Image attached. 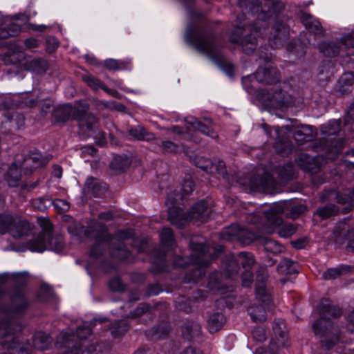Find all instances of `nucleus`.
Wrapping results in <instances>:
<instances>
[{
	"mask_svg": "<svg viewBox=\"0 0 354 354\" xmlns=\"http://www.w3.org/2000/svg\"><path fill=\"white\" fill-rule=\"evenodd\" d=\"M95 234V243L90 250V255L97 258L102 254L104 248L109 246L111 254L119 259L129 257V252L122 244V241L131 238L133 235L131 230L118 231L114 237L106 233V227L102 223H96L93 226Z\"/></svg>",
	"mask_w": 354,
	"mask_h": 354,
	"instance_id": "1",
	"label": "nucleus"
},
{
	"mask_svg": "<svg viewBox=\"0 0 354 354\" xmlns=\"http://www.w3.org/2000/svg\"><path fill=\"white\" fill-rule=\"evenodd\" d=\"M11 322H2L0 323V342L1 346L8 350L3 354H30L32 346L27 339L19 337L15 335L17 331H21V326L16 325Z\"/></svg>",
	"mask_w": 354,
	"mask_h": 354,
	"instance_id": "2",
	"label": "nucleus"
},
{
	"mask_svg": "<svg viewBox=\"0 0 354 354\" xmlns=\"http://www.w3.org/2000/svg\"><path fill=\"white\" fill-rule=\"evenodd\" d=\"M91 334V328L88 325H83L77 328L75 334L71 329L62 332L58 337L57 343L70 346L71 342H74L71 350L63 354H91L95 351V348L93 346H89L84 340Z\"/></svg>",
	"mask_w": 354,
	"mask_h": 354,
	"instance_id": "3",
	"label": "nucleus"
},
{
	"mask_svg": "<svg viewBox=\"0 0 354 354\" xmlns=\"http://www.w3.org/2000/svg\"><path fill=\"white\" fill-rule=\"evenodd\" d=\"M42 231L28 242V247L32 252H41L46 249L59 252L64 247V239L61 234L53 236L52 225L49 221L41 219Z\"/></svg>",
	"mask_w": 354,
	"mask_h": 354,
	"instance_id": "4",
	"label": "nucleus"
},
{
	"mask_svg": "<svg viewBox=\"0 0 354 354\" xmlns=\"http://www.w3.org/2000/svg\"><path fill=\"white\" fill-rule=\"evenodd\" d=\"M274 133L277 141L274 144L277 151L281 153L286 148L289 147V142L286 137L281 136L284 131L292 133L294 139L299 144H303L306 142L312 140L315 137V131L311 126L301 125L292 127L290 125H286L282 127H274Z\"/></svg>",
	"mask_w": 354,
	"mask_h": 354,
	"instance_id": "5",
	"label": "nucleus"
},
{
	"mask_svg": "<svg viewBox=\"0 0 354 354\" xmlns=\"http://www.w3.org/2000/svg\"><path fill=\"white\" fill-rule=\"evenodd\" d=\"M306 209L305 205L299 204L293 205L292 201H284L274 203L268 211L264 212L266 220V225L270 227H277L282 224L281 214L296 218Z\"/></svg>",
	"mask_w": 354,
	"mask_h": 354,
	"instance_id": "6",
	"label": "nucleus"
},
{
	"mask_svg": "<svg viewBox=\"0 0 354 354\" xmlns=\"http://www.w3.org/2000/svg\"><path fill=\"white\" fill-rule=\"evenodd\" d=\"M266 278L263 275H258L255 283V294L261 305L252 306L248 311L254 322H263L266 319V310L271 309L272 299L270 294L266 288L264 281Z\"/></svg>",
	"mask_w": 354,
	"mask_h": 354,
	"instance_id": "7",
	"label": "nucleus"
},
{
	"mask_svg": "<svg viewBox=\"0 0 354 354\" xmlns=\"http://www.w3.org/2000/svg\"><path fill=\"white\" fill-rule=\"evenodd\" d=\"M190 248L193 252L190 258L188 257H178L174 262V267L183 268L186 266L189 262L196 264L198 268V277H201L204 272L202 269L207 268L211 263V260L205 259L204 255L209 251L208 247L203 243H198L192 240L190 243Z\"/></svg>",
	"mask_w": 354,
	"mask_h": 354,
	"instance_id": "8",
	"label": "nucleus"
},
{
	"mask_svg": "<svg viewBox=\"0 0 354 354\" xmlns=\"http://www.w3.org/2000/svg\"><path fill=\"white\" fill-rule=\"evenodd\" d=\"M0 225L16 239L28 235L30 230L29 223L17 214H0Z\"/></svg>",
	"mask_w": 354,
	"mask_h": 354,
	"instance_id": "9",
	"label": "nucleus"
},
{
	"mask_svg": "<svg viewBox=\"0 0 354 354\" xmlns=\"http://www.w3.org/2000/svg\"><path fill=\"white\" fill-rule=\"evenodd\" d=\"M255 262L254 257L250 252H240L237 257L230 255L224 263V274L226 278H230L236 274L239 270V264L246 270H249Z\"/></svg>",
	"mask_w": 354,
	"mask_h": 354,
	"instance_id": "10",
	"label": "nucleus"
},
{
	"mask_svg": "<svg viewBox=\"0 0 354 354\" xmlns=\"http://www.w3.org/2000/svg\"><path fill=\"white\" fill-rule=\"evenodd\" d=\"M185 39L187 42L193 44L199 52L211 58H214L218 54L217 46L212 34L197 32L193 38H190L189 32H187Z\"/></svg>",
	"mask_w": 354,
	"mask_h": 354,
	"instance_id": "11",
	"label": "nucleus"
},
{
	"mask_svg": "<svg viewBox=\"0 0 354 354\" xmlns=\"http://www.w3.org/2000/svg\"><path fill=\"white\" fill-rule=\"evenodd\" d=\"M260 100L266 106L274 109H282L292 104V98L290 95L283 93L281 90L272 88L271 91L262 90L259 94Z\"/></svg>",
	"mask_w": 354,
	"mask_h": 354,
	"instance_id": "12",
	"label": "nucleus"
},
{
	"mask_svg": "<svg viewBox=\"0 0 354 354\" xmlns=\"http://www.w3.org/2000/svg\"><path fill=\"white\" fill-rule=\"evenodd\" d=\"M318 310L321 319L313 323V329L316 335H322L325 333V329L322 327V319H329L339 317L342 315V311L339 307L333 305L330 301L327 299H324L321 301Z\"/></svg>",
	"mask_w": 354,
	"mask_h": 354,
	"instance_id": "13",
	"label": "nucleus"
},
{
	"mask_svg": "<svg viewBox=\"0 0 354 354\" xmlns=\"http://www.w3.org/2000/svg\"><path fill=\"white\" fill-rule=\"evenodd\" d=\"M72 120L78 122L80 128L91 130L97 120L93 114L88 113L89 104L85 100H80L72 105Z\"/></svg>",
	"mask_w": 354,
	"mask_h": 354,
	"instance_id": "14",
	"label": "nucleus"
},
{
	"mask_svg": "<svg viewBox=\"0 0 354 354\" xmlns=\"http://www.w3.org/2000/svg\"><path fill=\"white\" fill-rule=\"evenodd\" d=\"M178 194L175 192L168 194L166 204L168 207V219L171 224L181 227L188 221V216L183 214V210L175 206Z\"/></svg>",
	"mask_w": 354,
	"mask_h": 354,
	"instance_id": "15",
	"label": "nucleus"
},
{
	"mask_svg": "<svg viewBox=\"0 0 354 354\" xmlns=\"http://www.w3.org/2000/svg\"><path fill=\"white\" fill-rule=\"evenodd\" d=\"M245 230L241 228L238 225L232 224V225L225 228L221 232L220 238L228 241L238 240L245 244L248 243L256 239L254 235L250 234L245 239Z\"/></svg>",
	"mask_w": 354,
	"mask_h": 354,
	"instance_id": "16",
	"label": "nucleus"
},
{
	"mask_svg": "<svg viewBox=\"0 0 354 354\" xmlns=\"http://www.w3.org/2000/svg\"><path fill=\"white\" fill-rule=\"evenodd\" d=\"M30 303L24 292L18 290L11 297L9 312L15 315H21L27 309Z\"/></svg>",
	"mask_w": 354,
	"mask_h": 354,
	"instance_id": "17",
	"label": "nucleus"
},
{
	"mask_svg": "<svg viewBox=\"0 0 354 354\" xmlns=\"http://www.w3.org/2000/svg\"><path fill=\"white\" fill-rule=\"evenodd\" d=\"M48 159L44 158L40 153L32 152L24 158L22 169L26 174H31L35 169L45 165Z\"/></svg>",
	"mask_w": 354,
	"mask_h": 354,
	"instance_id": "18",
	"label": "nucleus"
},
{
	"mask_svg": "<svg viewBox=\"0 0 354 354\" xmlns=\"http://www.w3.org/2000/svg\"><path fill=\"white\" fill-rule=\"evenodd\" d=\"M83 191L88 197H99L105 194L106 186V184L100 182V180L93 177H89L85 183Z\"/></svg>",
	"mask_w": 354,
	"mask_h": 354,
	"instance_id": "19",
	"label": "nucleus"
},
{
	"mask_svg": "<svg viewBox=\"0 0 354 354\" xmlns=\"http://www.w3.org/2000/svg\"><path fill=\"white\" fill-rule=\"evenodd\" d=\"M19 105L28 107H33L38 105L40 107L41 113L42 114H46L53 107V102L49 99L43 101L40 100H35L31 96V95L28 93H24L21 95V100L19 102Z\"/></svg>",
	"mask_w": 354,
	"mask_h": 354,
	"instance_id": "20",
	"label": "nucleus"
},
{
	"mask_svg": "<svg viewBox=\"0 0 354 354\" xmlns=\"http://www.w3.org/2000/svg\"><path fill=\"white\" fill-rule=\"evenodd\" d=\"M254 77L258 82L274 84L279 80V73L277 68L260 67L256 71Z\"/></svg>",
	"mask_w": 354,
	"mask_h": 354,
	"instance_id": "21",
	"label": "nucleus"
},
{
	"mask_svg": "<svg viewBox=\"0 0 354 354\" xmlns=\"http://www.w3.org/2000/svg\"><path fill=\"white\" fill-rule=\"evenodd\" d=\"M230 40L232 42L240 44L243 50L246 54H250L257 48V38L256 36H247L245 35L236 34V30L231 35Z\"/></svg>",
	"mask_w": 354,
	"mask_h": 354,
	"instance_id": "22",
	"label": "nucleus"
},
{
	"mask_svg": "<svg viewBox=\"0 0 354 354\" xmlns=\"http://www.w3.org/2000/svg\"><path fill=\"white\" fill-rule=\"evenodd\" d=\"M209 210L205 201H198L195 203L189 210L187 216L188 220H196L201 223L209 219Z\"/></svg>",
	"mask_w": 354,
	"mask_h": 354,
	"instance_id": "23",
	"label": "nucleus"
},
{
	"mask_svg": "<svg viewBox=\"0 0 354 354\" xmlns=\"http://www.w3.org/2000/svg\"><path fill=\"white\" fill-rule=\"evenodd\" d=\"M301 21L305 27L315 35H324V30L321 24L310 14L303 13L301 16Z\"/></svg>",
	"mask_w": 354,
	"mask_h": 354,
	"instance_id": "24",
	"label": "nucleus"
},
{
	"mask_svg": "<svg viewBox=\"0 0 354 354\" xmlns=\"http://www.w3.org/2000/svg\"><path fill=\"white\" fill-rule=\"evenodd\" d=\"M72 104H65L60 105L53 111V117L57 122H66L72 120Z\"/></svg>",
	"mask_w": 354,
	"mask_h": 354,
	"instance_id": "25",
	"label": "nucleus"
},
{
	"mask_svg": "<svg viewBox=\"0 0 354 354\" xmlns=\"http://www.w3.org/2000/svg\"><path fill=\"white\" fill-rule=\"evenodd\" d=\"M128 133L134 139L138 140H155V135L148 132L142 126L137 125L130 127L128 129Z\"/></svg>",
	"mask_w": 354,
	"mask_h": 354,
	"instance_id": "26",
	"label": "nucleus"
},
{
	"mask_svg": "<svg viewBox=\"0 0 354 354\" xmlns=\"http://www.w3.org/2000/svg\"><path fill=\"white\" fill-rule=\"evenodd\" d=\"M32 339L35 348L41 351L47 349L52 342L51 337L41 331L36 333L33 335Z\"/></svg>",
	"mask_w": 354,
	"mask_h": 354,
	"instance_id": "27",
	"label": "nucleus"
},
{
	"mask_svg": "<svg viewBox=\"0 0 354 354\" xmlns=\"http://www.w3.org/2000/svg\"><path fill=\"white\" fill-rule=\"evenodd\" d=\"M201 325L198 323L192 321L187 322L182 328V333L183 336L188 339H190L194 337L199 335L201 334Z\"/></svg>",
	"mask_w": 354,
	"mask_h": 354,
	"instance_id": "28",
	"label": "nucleus"
},
{
	"mask_svg": "<svg viewBox=\"0 0 354 354\" xmlns=\"http://www.w3.org/2000/svg\"><path fill=\"white\" fill-rule=\"evenodd\" d=\"M260 243L263 246L264 250L274 254L281 253L283 251L284 248L277 241L267 237H261L259 239Z\"/></svg>",
	"mask_w": 354,
	"mask_h": 354,
	"instance_id": "29",
	"label": "nucleus"
},
{
	"mask_svg": "<svg viewBox=\"0 0 354 354\" xmlns=\"http://www.w3.org/2000/svg\"><path fill=\"white\" fill-rule=\"evenodd\" d=\"M288 31L287 28L282 24L279 25L275 29L272 46L273 48L280 47L281 46L283 45V43L288 39Z\"/></svg>",
	"mask_w": 354,
	"mask_h": 354,
	"instance_id": "30",
	"label": "nucleus"
},
{
	"mask_svg": "<svg viewBox=\"0 0 354 354\" xmlns=\"http://www.w3.org/2000/svg\"><path fill=\"white\" fill-rule=\"evenodd\" d=\"M225 322V318L221 313H214L212 315L207 324L208 330L211 333H214L220 330Z\"/></svg>",
	"mask_w": 354,
	"mask_h": 354,
	"instance_id": "31",
	"label": "nucleus"
},
{
	"mask_svg": "<svg viewBox=\"0 0 354 354\" xmlns=\"http://www.w3.org/2000/svg\"><path fill=\"white\" fill-rule=\"evenodd\" d=\"M188 123H189L194 129L200 131L201 133L212 138H218V134L214 129L203 124L196 118H191V120L188 121Z\"/></svg>",
	"mask_w": 354,
	"mask_h": 354,
	"instance_id": "32",
	"label": "nucleus"
},
{
	"mask_svg": "<svg viewBox=\"0 0 354 354\" xmlns=\"http://www.w3.org/2000/svg\"><path fill=\"white\" fill-rule=\"evenodd\" d=\"M83 81L93 91H97L102 88L108 93H111V90L106 87L102 82L91 74H86L82 76Z\"/></svg>",
	"mask_w": 354,
	"mask_h": 354,
	"instance_id": "33",
	"label": "nucleus"
},
{
	"mask_svg": "<svg viewBox=\"0 0 354 354\" xmlns=\"http://www.w3.org/2000/svg\"><path fill=\"white\" fill-rule=\"evenodd\" d=\"M277 173L282 180H289L295 178V170L292 163L280 165L277 168Z\"/></svg>",
	"mask_w": 354,
	"mask_h": 354,
	"instance_id": "34",
	"label": "nucleus"
},
{
	"mask_svg": "<svg viewBox=\"0 0 354 354\" xmlns=\"http://www.w3.org/2000/svg\"><path fill=\"white\" fill-rule=\"evenodd\" d=\"M349 266L341 265L336 268H328L323 273V277L325 279H334L339 276L347 273L349 271Z\"/></svg>",
	"mask_w": 354,
	"mask_h": 354,
	"instance_id": "35",
	"label": "nucleus"
},
{
	"mask_svg": "<svg viewBox=\"0 0 354 354\" xmlns=\"http://www.w3.org/2000/svg\"><path fill=\"white\" fill-rule=\"evenodd\" d=\"M20 178L19 171L17 165L12 164L6 176V179L10 187H16Z\"/></svg>",
	"mask_w": 354,
	"mask_h": 354,
	"instance_id": "36",
	"label": "nucleus"
},
{
	"mask_svg": "<svg viewBox=\"0 0 354 354\" xmlns=\"http://www.w3.org/2000/svg\"><path fill=\"white\" fill-rule=\"evenodd\" d=\"M21 30L19 25L11 24L0 28V39L16 36Z\"/></svg>",
	"mask_w": 354,
	"mask_h": 354,
	"instance_id": "37",
	"label": "nucleus"
},
{
	"mask_svg": "<svg viewBox=\"0 0 354 354\" xmlns=\"http://www.w3.org/2000/svg\"><path fill=\"white\" fill-rule=\"evenodd\" d=\"M131 64L130 60H118L114 59H107L104 61V66L108 70H122Z\"/></svg>",
	"mask_w": 354,
	"mask_h": 354,
	"instance_id": "38",
	"label": "nucleus"
},
{
	"mask_svg": "<svg viewBox=\"0 0 354 354\" xmlns=\"http://www.w3.org/2000/svg\"><path fill=\"white\" fill-rule=\"evenodd\" d=\"M277 270L281 274H290L296 271L295 263L289 259H283L277 266Z\"/></svg>",
	"mask_w": 354,
	"mask_h": 354,
	"instance_id": "39",
	"label": "nucleus"
},
{
	"mask_svg": "<svg viewBox=\"0 0 354 354\" xmlns=\"http://www.w3.org/2000/svg\"><path fill=\"white\" fill-rule=\"evenodd\" d=\"M162 153H177L182 151V146L170 140H164L160 145Z\"/></svg>",
	"mask_w": 354,
	"mask_h": 354,
	"instance_id": "40",
	"label": "nucleus"
},
{
	"mask_svg": "<svg viewBox=\"0 0 354 354\" xmlns=\"http://www.w3.org/2000/svg\"><path fill=\"white\" fill-rule=\"evenodd\" d=\"M319 48L327 56H335L339 53V47L333 42H322L319 44Z\"/></svg>",
	"mask_w": 354,
	"mask_h": 354,
	"instance_id": "41",
	"label": "nucleus"
},
{
	"mask_svg": "<svg viewBox=\"0 0 354 354\" xmlns=\"http://www.w3.org/2000/svg\"><path fill=\"white\" fill-rule=\"evenodd\" d=\"M129 329L128 324L126 321H118L111 324V330L113 337H118L124 334Z\"/></svg>",
	"mask_w": 354,
	"mask_h": 354,
	"instance_id": "42",
	"label": "nucleus"
},
{
	"mask_svg": "<svg viewBox=\"0 0 354 354\" xmlns=\"http://www.w3.org/2000/svg\"><path fill=\"white\" fill-rule=\"evenodd\" d=\"M30 67L36 73H44L48 69V63L44 59H35L30 62Z\"/></svg>",
	"mask_w": 354,
	"mask_h": 354,
	"instance_id": "43",
	"label": "nucleus"
},
{
	"mask_svg": "<svg viewBox=\"0 0 354 354\" xmlns=\"http://www.w3.org/2000/svg\"><path fill=\"white\" fill-rule=\"evenodd\" d=\"M52 203V199L48 197H41L32 200V205L34 208L44 212L46 210Z\"/></svg>",
	"mask_w": 354,
	"mask_h": 354,
	"instance_id": "44",
	"label": "nucleus"
},
{
	"mask_svg": "<svg viewBox=\"0 0 354 354\" xmlns=\"http://www.w3.org/2000/svg\"><path fill=\"white\" fill-rule=\"evenodd\" d=\"M160 239L163 246L171 247L174 244V236L169 228L165 227L160 234Z\"/></svg>",
	"mask_w": 354,
	"mask_h": 354,
	"instance_id": "45",
	"label": "nucleus"
},
{
	"mask_svg": "<svg viewBox=\"0 0 354 354\" xmlns=\"http://www.w3.org/2000/svg\"><path fill=\"white\" fill-rule=\"evenodd\" d=\"M350 233L349 227L345 222H341L335 227L334 234L336 239L348 238Z\"/></svg>",
	"mask_w": 354,
	"mask_h": 354,
	"instance_id": "46",
	"label": "nucleus"
},
{
	"mask_svg": "<svg viewBox=\"0 0 354 354\" xmlns=\"http://www.w3.org/2000/svg\"><path fill=\"white\" fill-rule=\"evenodd\" d=\"M297 231V227L292 223H285L283 224L278 231V234L280 236L283 238H288L294 234Z\"/></svg>",
	"mask_w": 354,
	"mask_h": 354,
	"instance_id": "47",
	"label": "nucleus"
},
{
	"mask_svg": "<svg viewBox=\"0 0 354 354\" xmlns=\"http://www.w3.org/2000/svg\"><path fill=\"white\" fill-rule=\"evenodd\" d=\"M340 130V122L337 120L330 122L322 127V131L327 135H335Z\"/></svg>",
	"mask_w": 354,
	"mask_h": 354,
	"instance_id": "48",
	"label": "nucleus"
},
{
	"mask_svg": "<svg viewBox=\"0 0 354 354\" xmlns=\"http://www.w3.org/2000/svg\"><path fill=\"white\" fill-rule=\"evenodd\" d=\"M196 165L206 172H213V162L210 159L199 157L196 161Z\"/></svg>",
	"mask_w": 354,
	"mask_h": 354,
	"instance_id": "49",
	"label": "nucleus"
},
{
	"mask_svg": "<svg viewBox=\"0 0 354 354\" xmlns=\"http://www.w3.org/2000/svg\"><path fill=\"white\" fill-rule=\"evenodd\" d=\"M337 209L335 205L326 206L317 209V214L322 218H327L335 214Z\"/></svg>",
	"mask_w": 354,
	"mask_h": 354,
	"instance_id": "50",
	"label": "nucleus"
},
{
	"mask_svg": "<svg viewBox=\"0 0 354 354\" xmlns=\"http://www.w3.org/2000/svg\"><path fill=\"white\" fill-rule=\"evenodd\" d=\"M339 337L337 335H334L332 337H326L325 339L321 341L322 346L326 349L329 350L333 348L338 342Z\"/></svg>",
	"mask_w": 354,
	"mask_h": 354,
	"instance_id": "51",
	"label": "nucleus"
},
{
	"mask_svg": "<svg viewBox=\"0 0 354 354\" xmlns=\"http://www.w3.org/2000/svg\"><path fill=\"white\" fill-rule=\"evenodd\" d=\"M51 205L60 212H67L70 208L69 203L66 201L62 199L52 200Z\"/></svg>",
	"mask_w": 354,
	"mask_h": 354,
	"instance_id": "52",
	"label": "nucleus"
},
{
	"mask_svg": "<svg viewBox=\"0 0 354 354\" xmlns=\"http://www.w3.org/2000/svg\"><path fill=\"white\" fill-rule=\"evenodd\" d=\"M236 34H238V35H247L248 36V33L250 32L251 35L253 34L254 32L255 34H257L258 32H261V30H257V27H254V28H252L251 26H237V27L236 28Z\"/></svg>",
	"mask_w": 354,
	"mask_h": 354,
	"instance_id": "53",
	"label": "nucleus"
},
{
	"mask_svg": "<svg viewBox=\"0 0 354 354\" xmlns=\"http://www.w3.org/2000/svg\"><path fill=\"white\" fill-rule=\"evenodd\" d=\"M109 288L113 292H120L123 290V284L120 278H114L109 281Z\"/></svg>",
	"mask_w": 354,
	"mask_h": 354,
	"instance_id": "54",
	"label": "nucleus"
},
{
	"mask_svg": "<svg viewBox=\"0 0 354 354\" xmlns=\"http://www.w3.org/2000/svg\"><path fill=\"white\" fill-rule=\"evenodd\" d=\"M339 82L344 86H351L354 82V75L353 73H344L339 79Z\"/></svg>",
	"mask_w": 354,
	"mask_h": 354,
	"instance_id": "55",
	"label": "nucleus"
},
{
	"mask_svg": "<svg viewBox=\"0 0 354 354\" xmlns=\"http://www.w3.org/2000/svg\"><path fill=\"white\" fill-rule=\"evenodd\" d=\"M59 46L57 39L50 37L46 39V50L49 53L54 52Z\"/></svg>",
	"mask_w": 354,
	"mask_h": 354,
	"instance_id": "56",
	"label": "nucleus"
},
{
	"mask_svg": "<svg viewBox=\"0 0 354 354\" xmlns=\"http://www.w3.org/2000/svg\"><path fill=\"white\" fill-rule=\"evenodd\" d=\"M337 201L339 203H349L351 207H354V187L348 196L344 198L342 196H337Z\"/></svg>",
	"mask_w": 354,
	"mask_h": 354,
	"instance_id": "57",
	"label": "nucleus"
},
{
	"mask_svg": "<svg viewBox=\"0 0 354 354\" xmlns=\"http://www.w3.org/2000/svg\"><path fill=\"white\" fill-rule=\"evenodd\" d=\"M284 328L285 323L283 320L279 319L274 322L273 328L277 335H279L280 337H283L285 333L283 329Z\"/></svg>",
	"mask_w": 354,
	"mask_h": 354,
	"instance_id": "58",
	"label": "nucleus"
},
{
	"mask_svg": "<svg viewBox=\"0 0 354 354\" xmlns=\"http://www.w3.org/2000/svg\"><path fill=\"white\" fill-rule=\"evenodd\" d=\"M149 306L146 304H140L139 306L132 313H131V317H137L142 315L143 313L149 310Z\"/></svg>",
	"mask_w": 354,
	"mask_h": 354,
	"instance_id": "59",
	"label": "nucleus"
},
{
	"mask_svg": "<svg viewBox=\"0 0 354 354\" xmlns=\"http://www.w3.org/2000/svg\"><path fill=\"white\" fill-rule=\"evenodd\" d=\"M194 184L192 180H185L182 185L183 192L185 194H189L194 190Z\"/></svg>",
	"mask_w": 354,
	"mask_h": 354,
	"instance_id": "60",
	"label": "nucleus"
},
{
	"mask_svg": "<svg viewBox=\"0 0 354 354\" xmlns=\"http://www.w3.org/2000/svg\"><path fill=\"white\" fill-rule=\"evenodd\" d=\"M216 171L219 174H225V164L223 160H217L216 162H213V172Z\"/></svg>",
	"mask_w": 354,
	"mask_h": 354,
	"instance_id": "61",
	"label": "nucleus"
},
{
	"mask_svg": "<svg viewBox=\"0 0 354 354\" xmlns=\"http://www.w3.org/2000/svg\"><path fill=\"white\" fill-rule=\"evenodd\" d=\"M243 286L248 287L252 281V274L250 270L245 271L241 276Z\"/></svg>",
	"mask_w": 354,
	"mask_h": 354,
	"instance_id": "62",
	"label": "nucleus"
},
{
	"mask_svg": "<svg viewBox=\"0 0 354 354\" xmlns=\"http://www.w3.org/2000/svg\"><path fill=\"white\" fill-rule=\"evenodd\" d=\"M253 336L259 342H262L266 339L264 331L261 328H258L254 330Z\"/></svg>",
	"mask_w": 354,
	"mask_h": 354,
	"instance_id": "63",
	"label": "nucleus"
},
{
	"mask_svg": "<svg viewBox=\"0 0 354 354\" xmlns=\"http://www.w3.org/2000/svg\"><path fill=\"white\" fill-rule=\"evenodd\" d=\"M180 354H203V353L199 349L190 346L184 349Z\"/></svg>",
	"mask_w": 354,
	"mask_h": 354,
	"instance_id": "64",
	"label": "nucleus"
}]
</instances>
